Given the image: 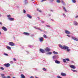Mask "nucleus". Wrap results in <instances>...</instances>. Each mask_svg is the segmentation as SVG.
Here are the masks:
<instances>
[{"label": "nucleus", "instance_id": "f257e3e1", "mask_svg": "<svg viewBox=\"0 0 78 78\" xmlns=\"http://www.w3.org/2000/svg\"><path fill=\"white\" fill-rule=\"evenodd\" d=\"M59 47L61 48V49H65V50H66L68 52L70 51V49H69V48L66 45L62 46L61 44H59Z\"/></svg>", "mask_w": 78, "mask_h": 78}, {"label": "nucleus", "instance_id": "f03ea898", "mask_svg": "<svg viewBox=\"0 0 78 78\" xmlns=\"http://www.w3.org/2000/svg\"><path fill=\"white\" fill-rule=\"evenodd\" d=\"M52 58L53 59H57L59 58V56L58 55H54L53 56Z\"/></svg>", "mask_w": 78, "mask_h": 78}, {"label": "nucleus", "instance_id": "7ed1b4c3", "mask_svg": "<svg viewBox=\"0 0 78 78\" xmlns=\"http://www.w3.org/2000/svg\"><path fill=\"white\" fill-rule=\"evenodd\" d=\"M34 27V28H35L37 30H38L41 31H42V29H41L40 28H39L38 27Z\"/></svg>", "mask_w": 78, "mask_h": 78}, {"label": "nucleus", "instance_id": "20e7f679", "mask_svg": "<svg viewBox=\"0 0 78 78\" xmlns=\"http://www.w3.org/2000/svg\"><path fill=\"white\" fill-rule=\"evenodd\" d=\"M69 67H70L71 68H72V69H76V67H75V66L74 65H69Z\"/></svg>", "mask_w": 78, "mask_h": 78}, {"label": "nucleus", "instance_id": "39448f33", "mask_svg": "<svg viewBox=\"0 0 78 78\" xmlns=\"http://www.w3.org/2000/svg\"><path fill=\"white\" fill-rule=\"evenodd\" d=\"M9 45L11 46H14V43L12 42H9Z\"/></svg>", "mask_w": 78, "mask_h": 78}, {"label": "nucleus", "instance_id": "423d86ee", "mask_svg": "<svg viewBox=\"0 0 78 78\" xmlns=\"http://www.w3.org/2000/svg\"><path fill=\"white\" fill-rule=\"evenodd\" d=\"M72 39H73V40H75V41H78V38L74 37H72Z\"/></svg>", "mask_w": 78, "mask_h": 78}, {"label": "nucleus", "instance_id": "0eeeda50", "mask_svg": "<svg viewBox=\"0 0 78 78\" xmlns=\"http://www.w3.org/2000/svg\"><path fill=\"white\" fill-rule=\"evenodd\" d=\"M4 65L7 67H9L10 66V64L9 63L5 64Z\"/></svg>", "mask_w": 78, "mask_h": 78}, {"label": "nucleus", "instance_id": "6e6552de", "mask_svg": "<svg viewBox=\"0 0 78 78\" xmlns=\"http://www.w3.org/2000/svg\"><path fill=\"white\" fill-rule=\"evenodd\" d=\"M45 51H50V49L48 48H47L45 49Z\"/></svg>", "mask_w": 78, "mask_h": 78}, {"label": "nucleus", "instance_id": "1a4fd4ad", "mask_svg": "<svg viewBox=\"0 0 78 78\" xmlns=\"http://www.w3.org/2000/svg\"><path fill=\"white\" fill-rule=\"evenodd\" d=\"M40 51L41 52V53H45V51L44 50L42 49H40Z\"/></svg>", "mask_w": 78, "mask_h": 78}, {"label": "nucleus", "instance_id": "9d476101", "mask_svg": "<svg viewBox=\"0 0 78 78\" xmlns=\"http://www.w3.org/2000/svg\"><path fill=\"white\" fill-rule=\"evenodd\" d=\"M65 33L66 34H70V32L68 30H65Z\"/></svg>", "mask_w": 78, "mask_h": 78}, {"label": "nucleus", "instance_id": "9b49d317", "mask_svg": "<svg viewBox=\"0 0 78 78\" xmlns=\"http://www.w3.org/2000/svg\"><path fill=\"white\" fill-rule=\"evenodd\" d=\"M61 75L62 76H66V74L64 73H62Z\"/></svg>", "mask_w": 78, "mask_h": 78}, {"label": "nucleus", "instance_id": "f8f14e48", "mask_svg": "<svg viewBox=\"0 0 78 78\" xmlns=\"http://www.w3.org/2000/svg\"><path fill=\"white\" fill-rule=\"evenodd\" d=\"M23 34L25 35H26V36H29L30 35V34L27 32H24L23 33Z\"/></svg>", "mask_w": 78, "mask_h": 78}, {"label": "nucleus", "instance_id": "ddd939ff", "mask_svg": "<svg viewBox=\"0 0 78 78\" xmlns=\"http://www.w3.org/2000/svg\"><path fill=\"white\" fill-rule=\"evenodd\" d=\"M39 40L40 42H42L44 41V39L42 37H41L39 38Z\"/></svg>", "mask_w": 78, "mask_h": 78}, {"label": "nucleus", "instance_id": "4468645a", "mask_svg": "<svg viewBox=\"0 0 78 78\" xmlns=\"http://www.w3.org/2000/svg\"><path fill=\"white\" fill-rule=\"evenodd\" d=\"M6 48L8 49V50H11V47H9V46H6Z\"/></svg>", "mask_w": 78, "mask_h": 78}, {"label": "nucleus", "instance_id": "2eb2a0df", "mask_svg": "<svg viewBox=\"0 0 78 78\" xmlns=\"http://www.w3.org/2000/svg\"><path fill=\"white\" fill-rule=\"evenodd\" d=\"M1 76L2 77V78H6V77H5V74H1Z\"/></svg>", "mask_w": 78, "mask_h": 78}, {"label": "nucleus", "instance_id": "dca6fc26", "mask_svg": "<svg viewBox=\"0 0 78 78\" xmlns=\"http://www.w3.org/2000/svg\"><path fill=\"white\" fill-rule=\"evenodd\" d=\"M27 17H29V18H30V19H31L32 17L31 16V15H30L29 14H27Z\"/></svg>", "mask_w": 78, "mask_h": 78}, {"label": "nucleus", "instance_id": "f3484780", "mask_svg": "<svg viewBox=\"0 0 78 78\" xmlns=\"http://www.w3.org/2000/svg\"><path fill=\"white\" fill-rule=\"evenodd\" d=\"M55 62L56 63V64H60V62L58 60H55Z\"/></svg>", "mask_w": 78, "mask_h": 78}, {"label": "nucleus", "instance_id": "a211bd4d", "mask_svg": "<svg viewBox=\"0 0 78 78\" xmlns=\"http://www.w3.org/2000/svg\"><path fill=\"white\" fill-rule=\"evenodd\" d=\"M2 29L4 31H7V29L6 27H2Z\"/></svg>", "mask_w": 78, "mask_h": 78}, {"label": "nucleus", "instance_id": "6ab92c4d", "mask_svg": "<svg viewBox=\"0 0 78 78\" xmlns=\"http://www.w3.org/2000/svg\"><path fill=\"white\" fill-rule=\"evenodd\" d=\"M9 19L10 20H11V21H12V20H14V19L13 18H9Z\"/></svg>", "mask_w": 78, "mask_h": 78}, {"label": "nucleus", "instance_id": "aec40b11", "mask_svg": "<svg viewBox=\"0 0 78 78\" xmlns=\"http://www.w3.org/2000/svg\"><path fill=\"white\" fill-rule=\"evenodd\" d=\"M73 24L75 25H78V23H77V22H76V21L74 22Z\"/></svg>", "mask_w": 78, "mask_h": 78}, {"label": "nucleus", "instance_id": "412c9836", "mask_svg": "<svg viewBox=\"0 0 78 78\" xmlns=\"http://www.w3.org/2000/svg\"><path fill=\"white\" fill-rule=\"evenodd\" d=\"M63 9L64 10V12H67V10H66V8L64 7H63Z\"/></svg>", "mask_w": 78, "mask_h": 78}, {"label": "nucleus", "instance_id": "4be33fe9", "mask_svg": "<svg viewBox=\"0 0 78 78\" xmlns=\"http://www.w3.org/2000/svg\"><path fill=\"white\" fill-rule=\"evenodd\" d=\"M21 76L22 78H25V76H24V75L23 74H21Z\"/></svg>", "mask_w": 78, "mask_h": 78}, {"label": "nucleus", "instance_id": "5701e85b", "mask_svg": "<svg viewBox=\"0 0 78 78\" xmlns=\"http://www.w3.org/2000/svg\"><path fill=\"white\" fill-rule=\"evenodd\" d=\"M47 55H51L52 54V52H49L46 53Z\"/></svg>", "mask_w": 78, "mask_h": 78}, {"label": "nucleus", "instance_id": "b1692460", "mask_svg": "<svg viewBox=\"0 0 78 78\" xmlns=\"http://www.w3.org/2000/svg\"><path fill=\"white\" fill-rule=\"evenodd\" d=\"M53 53L55 55H57V54H58V52H55V51H53Z\"/></svg>", "mask_w": 78, "mask_h": 78}, {"label": "nucleus", "instance_id": "393cba45", "mask_svg": "<svg viewBox=\"0 0 78 78\" xmlns=\"http://www.w3.org/2000/svg\"><path fill=\"white\" fill-rule=\"evenodd\" d=\"M71 70L72 71H73L74 72H76L77 71L76 70H73V69H71Z\"/></svg>", "mask_w": 78, "mask_h": 78}, {"label": "nucleus", "instance_id": "a878e982", "mask_svg": "<svg viewBox=\"0 0 78 78\" xmlns=\"http://www.w3.org/2000/svg\"><path fill=\"white\" fill-rule=\"evenodd\" d=\"M72 1L73 3H76V0H72Z\"/></svg>", "mask_w": 78, "mask_h": 78}, {"label": "nucleus", "instance_id": "bb28decb", "mask_svg": "<svg viewBox=\"0 0 78 78\" xmlns=\"http://www.w3.org/2000/svg\"><path fill=\"white\" fill-rule=\"evenodd\" d=\"M43 36L45 38H47V36L45 35H44Z\"/></svg>", "mask_w": 78, "mask_h": 78}, {"label": "nucleus", "instance_id": "cd10ccee", "mask_svg": "<svg viewBox=\"0 0 78 78\" xmlns=\"http://www.w3.org/2000/svg\"><path fill=\"white\" fill-rule=\"evenodd\" d=\"M56 2L57 3H60L61 2V1L59 0H57Z\"/></svg>", "mask_w": 78, "mask_h": 78}, {"label": "nucleus", "instance_id": "c85d7f7f", "mask_svg": "<svg viewBox=\"0 0 78 78\" xmlns=\"http://www.w3.org/2000/svg\"><path fill=\"white\" fill-rule=\"evenodd\" d=\"M63 61L64 62H66V59H63Z\"/></svg>", "mask_w": 78, "mask_h": 78}, {"label": "nucleus", "instance_id": "c756f323", "mask_svg": "<svg viewBox=\"0 0 78 78\" xmlns=\"http://www.w3.org/2000/svg\"><path fill=\"white\" fill-rule=\"evenodd\" d=\"M0 69H1V70H4V68L2 67H0Z\"/></svg>", "mask_w": 78, "mask_h": 78}, {"label": "nucleus", "instance_id": "7c9ffc66", "mask_svg": "<svg viewBox=\"0 0 78 78\" xmlns=\"http://www.w3.org/2000/svg\"><path fill=\"white\" fill-rule=\"evenodd\" d=\"M43 70L44 71H47V69H45V68H43Z\"/></svg>", "mask_w": 78, "mask_h": 78}, {"label": "nucleus", "instance_id": "2f4dec72", "mask_svg": "<svg viewBox=\"0 0 78 78\" xmlns=\"http://www.w3.org/2000/svg\"><path fill=\"white\" fill-rule=\"evenodd\" d=\"M25 4H27V3H28V2L27 1V0H25Z\"/></svg>", "mask_w": 78, "mask_h": 78}, {"label": "nucleus", "instance_id": "473e14b6", "mask_svg": "<svg viewBox=\"0 0 78 78\" xmlns=\"http://www.w3.org/2000/svg\"><path fill=\"white\" fill-rule=\"evenodd\" d=\"M61 2L63 4H64V2L62 0H61Z\"/></svg>", "mask_w": 78, "mask_h": 78}, {"label": "nucleus", "instance_id": "72a5a7b5", "mask_svg": "<svg viewBox=\"0 0 78 78\" xmlns=\"http://www.w3.org/2000/svg\"><path fill=\"white\" fill-rule=\"evenodd\" d=\"M4 55H5V56H8V55L6 53H4Z\"/></svg>", "mask_w": 78, "mask_h": 78}, {"label": "nucleus", "instance_id": "f704fd0d", "mask_svg": "<svg viewBox=\"0 0 78 78\" xmlns=\"http://www.w3.org/2000/svg\"><path fill=\"white\" fill-rule=\"evenodd\" d=\"M37 11H38L39 12H41V11L40 10H39V9H37Z\"/></svg>", "mask_w": 78, "mask_h": 78}, {"label": "nucleus", "instance_id": "c9c22d12", "mask_svg": "<svg viewBox=\"0 0 78 78\" xmlns=\"http://www.w3.org/2000/svg\"><path fill=\"white\" fill-rule=\"evenodd\" d=\"M23 12L24 13H26V11L25 10H23Z\"/></svg>", "mask_w": 78, "mask_h": 78}, {"label": "nucleus", "instance_id": "e433bc0d", "mask_svg": "<svg viewBox=\"0 0 78 78\" xmlns=\"http://www.w3.org/2000/svg\"><path fill=\"white\" fill-rule=\"evenodd\" d=\"M57 77L58 78H61V76H57Z\"/></svg>", "mask_w": 78, "mask_h": 78}, {"label": "nucleus", "instance_id": "4c0bfd02", "mask_svg": "<svg viewBox=\"0 0 78 78\" xmlns=\"http://www.w3.org/2000/svg\"><path fill=\"white\" fill-rule=\"evenodd\" d=\"M67 36H68L69 37H70V35H67Z\"/></svg>", "mask_w": 78, "mask_h": 78}, {"label": "nucleus", "instance_id": "58836bf2", "mask_svg": "<svg viewBox=\"0 0 78 78\" xmlns=\"http://www.w3.org/2000/svg\"><path fill=\"white\" fill-rule=\"evenodd\" d=\"M66 60H67V61H70V60H69V58L66 59Z\"/></svg>", "mask_w": 78, "mask_h": 78}, {"label": "nucleus", "instance_id": "ea45409f", "mask_svg": "<svg viewBox=\"0 0 78 78\" xmlns=\"http://www.w3.org/2000/svg\"><path fill=\"white\" fill-rule=\"evenodd\" d=\"M46 0H42L41 1V2H44L45 1H46Z\"/></svg>", "mask_w": 78, "mask_h": 78}, {"label": "nucleus", "instance_id": "a19ab883", "mask_svg": "<svg viewBox=\"0 0 78 78\" xmlns=\"http://www.w3.org/2000/svg\"><path fill=\"white\" fill-rule=\"evenodd\" d=\"M13 60H14V61H16V59H15V58H13Z\"/></svg>", "mask_w": 78, "mask_h": 78}, {"label": "nucleus", "instance_id": "79ce46f5", "mask_svg": "<svg viewBox=\"0 0 78 78\" xmlns=\"http://www.w3.org/2000/svg\"><path fill=\"white\" fill-rule=\"evenodd\" d=\"M5 78H6V77ZM7 78H11V77L9 76H8L7 77Z\"/></svg>", "mask_w": 78, "mask_h": 78}, {"label": "nucleus", "instance_id": "37998d69", "mask_svg": "<svg viewBox=\"0 0 78 78\" xmlns=\"http://www.w3.org/2000/svg\"><path fill=\"white\" fill-rule=\"evenodd\" d=\"M7 17H11V16H10V15H8L7 16Z\"/></svg>", "mask_w": 78, "mask_h": 78}, {"label": "nucleus", "instance_id": "c03bdc74", "mask_svg": "<svg viewBox=\"0 0 78 78\" xmlns=\"http://www.w3.org/2000/svg\"><path fill=\"white\" fill-rule=\"evenodd\" d=\"M63 16H64V17H65L66 16V15L65 14H63Z\"/></svg>", "mask_w": 78, "mask_h": 78}, {"label": "nucleus", "instance_id": "a18cd8bd", "mask_svg": "<svg viewBox=\"0 0 78 78\" xmlns=\"http://www.w3.org/2000/svg\"><path fill=\"white\" fill-rule=\"evenodd\" d=\"M47 27H50V26L48 25H47Z\"/></svg>", "mask_w": 78, "mask_h": 78}, {"label": "nucleus", "instance_id": "49530a36", "mask_svg": "<svg viewBox=\"0 0 78 78\" xmlns=\"http://www.w3.org/2000/svg\"><path fill=\"white\" fill-rule=\"evenodd\" d=\"M78 16H77L75 17V18H78Z\"/></svg>", "mask_w": 78, "mask_h": 78}, {"label": "nucleus", "instance_id": "de8ad7c7", "mask_svg": "<svg viewBox=\"0 0 78 78\" xmlns=\"http://www.w3.org/2000/svg\"><path fill=\"white\" fill-rule=\"evenodd\" d=\"M41 22H42V23H44V21H42Z\"/></svg>", "mask_w": 78, "mask_h": 78}, {"label": "nucleus", "instance_id": "09e8293b", "mask_svg": "<svg viewBox=\"0 0 78 78\" xmlns=\"http://www.w3.org/2000/svg\"><path fill=\"white\" fill-rule=\"evenodd\" d=\"M11 62V63L12 64V63H13V62H12V61H11V62Z\"/></svg>", "mask_w": 78, "mask_h": 78}, {"label": "nucleus", "instance_id": "8fccbe9b", "mask_svg": "<svg viewBox=\"0 0 78 78\" xmlns=\"http://www.w3.org/2000/svg\"><path fill=\"white\" fill-rule=\"evenodd\" d=\"M2 23L0 22V25H2Z\"/></svg>", "mask_w": 78, "mask_h": 78}, {"label": "nucleus", "instance_id": "3c124183", "mask_svg": "<svg viewBox=\"0 0 78 78\" xmlns=\"http://www.w3.org/2000/svg\"><path fill=\"white\" fill-rule=\"evenodd\" d=\"M28 47H31V45H28Z\"/></svg>", "mask_w": 78, "mask_h": 78}, {"label": "nucleus", "instance_id": "603ef678", "mask_svg": "<svg viewBox=\"0 0 78 78\" xmlns=\"http://www.w3.org/2000/svg\"><path fill=\"white\" fill-rule=\"evenodd\" d=\"M0 17H2V15L1 14H0Z\"/></svg>", "mask_w": 78, "mask_h": 78}, {"label": "nucleus", "instance_id": "864d4df0", "mask_svg": "<svg viewBox=\"0 0 78 78\" xmlns=\"http://www.w3.org/2000/svg\"><path fill=\"white\" fill-rule=\"evenodd\" d=\"M48 16H51V15H49Z\"/></svg>", "mask_w": 78, "mask_h": 78}, {"label": "nucleus", "instance_id": "5fc2aeb1", "mask_svg": "<svg viewBox=\"0 0 78 78\" xmlns=\"http://www.w3.org/2000/svg\"><path fill=\"white\" fill-rule=\"evenodd\" d=\"M1 34V32L0 31V35Z\"/></svg>", "mask_w": 78, "mask_h": 78}, {"label": "nucleus", "instance_id": "6e6d98bb", "mask_svg": "<svg viewBox=\"0 0 78 78\" xmlns=\"http://www.w3.org/2000/svg\"><path fill=\"white\" fill-rule=\"evenodd\" d=\"M13 78H15V77H13Z\"/></svg>", "mask_w": 78, "mask_h": 78}, {"label": "nucleus", "instance_id": "4d7b16f0", "mask_svg": "<svg viewBox=\"0 0 78 78\" xmlns=\"http://www.w3.org/2000/svg\"><path fill=\"white\" fill-rule=\"evenodd\" d=\"M32 0V1H33L34 0Z\"/></svg>", "mask_w": 78, "mask_h": 78}, {"label": "nucleus", "instance_id": "13d9d810", "mask_svg": "<svg viewBox=\"0 0 78 78\" xmlns=\"http://www.w3.org/2000/svg\"><path fill=\"white\" fill-rule=\"evenodd\" d=\"M52 0V1H53V0Z\"/></svg>", "mask_w": 78, "mask_h": 78}, {"label": "nucleus", "instance_id": "bf43d9fd", "mask_svg": "<svg viewBox=\"0 0 78 78\" xmlns=\"http://www.w3.org/2000/svg\"><path fill=\"white\" fill-rule=\"evenodd\" d=\"M53 11L52 10H51V11Z\"/></svg>", "mask_w": 78, "mask_h": 78}, {"label": "nucleus", "instance_id": "052dcab7", "mask_svg": "<svg viewBox=\"0 0 78 78\" xmlns=\"http://www.w3.org/2000/svg\"><path fill=\"white\" fill-rule=\"evenodd\" d=\"M38 18H39V17H38Z\"/></svg>", "mask_w": 78, "mask_h": 78}]
</instances>
